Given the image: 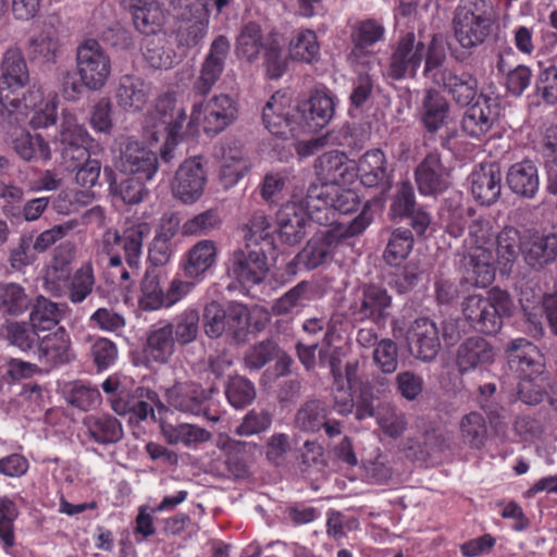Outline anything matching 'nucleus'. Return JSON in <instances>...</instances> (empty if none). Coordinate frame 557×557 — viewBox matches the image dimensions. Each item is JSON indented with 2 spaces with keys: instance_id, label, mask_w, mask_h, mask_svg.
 I'll use <instances>...</instances> for the list:
<instances>
[{
  "instance_id": "1",
  "label": "nucleus",
  "mask_w": 557,
  "mask_h": 557,
  "mask_svg": "<svg viewBox=\"0 0 557 557\" xmlns=\"http://www.w3.org/2000/svg\"><path fill=\"white\" fill-rule=\"evenodd\" d=\"M244 248L234 250L228 259L227 272L242 285L262 283L269 272L267 252L273 248L271 222L258 211L243 227Z\"/></svg>"
},
{
  "instance_id": "2",
  "label": "nucleus",
  "mask_w": 557,
  "mask_h": 557,
  "mask_svg": "<svg viewBox=\"0 0 557 557\" xmlns=\"http://www.w3.org/2000/svg\"><path fill=\"white\" fill-rule=\"evenodd\" d=\"M149 234L146 223L127 228L122 235L114 231L104 234V247L109 256L107 274L113 284L129 290L139 274L144 237Z\"/></svg>"
},
{
  "instance_id": "3",
  "label": "nucleus",
  "mask_w": 557,
  "mask_h": 557,
  "mask_svg": "<svg viewBox=\"0 0 557 557\" xmlns=\"http://www.w3.org/2000/svg\"><path fill=\"white\" fill-rule=\"evenodd\" d=\"M506 352L509 368L519 379V398L528 405L540 404L549 385L543 355L534 344L522 337L510 341Z\"/></svg>"
},
{
  "instance_id": "4",
  "label": "nucleus",
  "mask_w": 557,
  "mask_h": 557,
  "mask_svg": "<svg viewBox=\"0 0 557 557\" xmlns=\"http://www.w3.org/2000/svg\"><path fill=\"white\" fill-rule=\"evenodd\" d=\"M495 20L491 0H461L453 16L454 38L472 53L490 38Z\"/></svg>"
},
{
  "instance_id": "5",
  "label": "nucleus",
  "mask_w": 557,
  "mask_h": 557,
  "mask_svg": "<svg viewBox=\"0 0 557 557\" xmlns=\"http://www.w3.org/2000/svg\"><path fill=\"white\" fill-rule=\"evenodd\" d=\"M370 211L360 213L348 222H335L320 236L312 237L298 253V263L307 269L322 265L331 257L333 248L343 239L360 235L371 224Z\"/></svg>"
},
{
  "instance_id": "6",
  "label": "nucleus",
  "mask_w": 557,
  "mask_h": 557,
  "mask_svg": "<svg viewBox=\"0 0 557 557\" xmlns=\"http://www.w3.org/2000/svg\"><path fill=\"white\" fill-rule=\"evenodd\" d=\"M511 305L509 294L495 287L488 292L487 297L468 296L462 302V313L475 331L495 335L503 326V318L510 314Z\"/></svg>"
},
{
  "instance_id": "7",
  "label": "nucleus",
  "mask_w": 557,
  "mask_h": 557,
  "mask_svg": "<svg viewBox=\"0 0 557 557\" xmlns=\"http://www.w3.org/2000/svg\"><path fill=\"white\" fill-rule=\"evenodd\" d=\"M151 117L154 120V140H159V134L164 135V149L161 156L169 162L172 159L171 150L182 136L187 120L186 111L177 103L173 94L166 92L157 99Z\"/></svg>"
},
{
  "instance_id": "8",
  "label": "nucleus",
  "mask_w": 557,
  "mask_h": 557,
  "mask_svg": "<svg viewBox=\"0 0 557 557\" xmlns=\"http://www.w3.org/2000/svg\"><path fill=\"white\" fill-rule=\"evenodd\" d=\"M76 69L86 88L99 91L111 76L112 64L102 46L95 39H87L76 49Z\"/></svg>"
},
{
  "instance_id": "9",
  "label": "nucleus",
  "mask_w": 557,
  "mask_h": 557,
  "mask_svg": "<svg viewBox=\"0 0 557 557\" xmlns=\"http://www.w3.org/2000/svg\"><path fill=\"white\" fill-rule=\"evenodd\" d=\"M236 116L235 100L226 94H221L206 103H195L189 124H201L207 135L215 136L232 124Z\"/></svg>"
},
{
  "instance_id": "10",
  "label": "nucleus",
  "mask_w": 557,
  "mask_h": 557,
  "mask_svg": "<svg viewBox=\"0 0 557 557\" xmlns=\"http://www.w3.org/2000/svg\"><path fill=\"white\" fill-rule=\"evenodd\" d=\"M215 393L213 387L208 389L194 382H180L166 391V400L174 409L194 416H203L209 421L218 422L220 416L211 413L210 400Z\"/></svg>"
},
{
  "instance_id": "11",
  "label": "nucleus",
  "mask_w": 557,
  "mask_h": 557,
  "mask_svg": "<svg viewBox=\"0 0 557 557\" xmlns=\"http://www.w3.org/2000/svg\"><path fill=\"white\" fill-rule=\"evenodd\" d=\"M424 59V42L416 39L413 33H407L399 38L391 55L386 75L400 81L416 77L417 71Z\"/></svg>"
},
{
  "instance_id": "12",
  "label": "nucleus",
  "mask_w": 557,
  "mask_h": 557,
  "mask_svg": "<svg viewBox=\"0 0 557 557\" xmlns=\"http://www.w3.org/2000/svg\"><path fill=\"white\" fill-rule=\"evenodd\" d=\"M231 44L226 36L219 35L210 45L194 82L193 90L198 96H207L221 78L230 54Z\"/></svg>"
},
{
  "instance_id": "13",
  "label": "nucleus",
  "mask_w": 557,
  "mask_h": 557,
  "mask_svg": "<svg viewBox=\"0 0 557 557\" xmlns=\"http://www.w3.org/2000/svg\"><path fill=\"white\" fill-rule=\"evenodd\" d=\"M111 408L120 414H132L131 420L136 418L137 421L147 420L149 417L154 419V409L164 408L158 394L149 388L137 387L133 392L121 389L114 396H111Z\"/></svg>"
},
{
  "instance_id": "14",
  "label": "nucleus",
  "mask_w": 557,
  "mask_h": 557,
  "mask_svg": "<svg viewBox=\"0 0 557 557\" xmlns=\"http://www.w3.org/2000/svg\"><path fill=\"white\" fill-rule=\"evenodd\" d=\"M158 166L157 153L137 140L125 143L116 161L120 172L145 182L153 178Z\"/></svg>"
},
{
  "instance_id": "15",
  "label": "nucleus",
  "mask_w": 557,
  "mask_h": 557,
  "mask_svg": "<svg viewBox=\"0 0 557 557\" xmlns=\"http://www.w3.org/2000/svg\"><path fill=\"white\" fill-rule=\"evenodd\" d=\"M209 0H195L182 13L176 32L178 47L191 49L198 47L208 33Z\"/></svg>"
},
{
  "instance_id": "16",
  "label": "nucleus",
  "mask_w": 557,
  "mask_h": 557,
  "mask_svg": "<svg viewBox=\"0 0 557 557\" xmlns=\"http://www.w3.org/2000/svg\"><path fill=\"white\" fill-rule=\"evenodd\" d=\"M499 116V99L481 92L475 102L465 112L461 128L469 137H484Z\"/></svg>"
},
{
  "instance_id": "17",
  "label": "nucleus",
  "mask_w": 557,
  "mask_h": 557,
  "mask_svg": "<svg viewBox=\"0 0 557 557\" xmlns=\"http://www.w3.org/2000/svg\"><path fill=\"white\" fill-rule=\"evenodd\" d=\"M153 86L151 82L143 76L127 73L121 75L115 85L114 98L116 106L126 113L141 112L152 96Z\"/></svg>"
},
{
  "instance_id": "18",
  "label": "nucleus",
  "mask_w": 557,
  "mask_h": 557,
  "mask_svg": "<svg viewBox=\"0 0 557 557\" xmlns=\"http://www.w3.org/2000/svg\"><path fill=\"white\" fill-rule=\"evenodd\" d=\"M176 350V342L170 325L162 321L151 325L146 333L140 364L146 368L168 364Z\"/></svg>"
},
{
  "instance_id": "19",
  "label": "nucleus",
  "mask_w": 557,
  "mask_h": 557,
  "mask_svg": "<svg viewBox=\"0 0 557 557\" xmlns=\"http://www.w3.org/2000/svg\"><path fill=\"white\" fill-rule=\"evenodd\" d=\"M29 84V71L21 48H8L0 63V101Z\"/></svg>"
},
{
  "instance_id": "20",
  "label": "nucleus",
  "mask_w": 557,
  "mask_h": 557,
  "mask_svg": "<svg viewBox=\"0 0 557 557\" xmlns=\"http://www.w3.org/2000/svg\"><path fill=\"white\" fill-rule=\"evenodd\" d=\"M206 181L200 159L197 157L187 159L176 171L172 185L173 195L183 205H193L201 197Z\"/></svg>"
},
{
  "instance_id": "21",
  "label": "nucleus",
  "mask_w": 557,
  "mask_h": 557,
  "mask_svg": "<svg viewBox=\"0 0 557 557\" xmlns=\"http://www.w3.org/2000/svg\"><path fill=\"white\" fill-rule=\"evenodd\" d=\"M407 343L412 357L422 362H431L441 349L440 330L428 318L417 319L408 331Z\"/></svg>"
},
{
  "instance_id": "22",
  "label": "nucleus",
  "mask_w": 557,
  "mask_h": 557,
  "mask_svg": "<svg viewBox=\"0 0 557 557\" xmlns=\"http://www.w3.org/2000/svg\"><path fill=\"white\" fill-rule=\"evenodd\" d=\"M492 246L478 245L462 261V280L474 287H487L495 278V255Z\"/></svg>"
},
{
  "instance_id": "23",
  "label": "nucleus",
  "mask_w": 557,
  "mask_h": 557,
  "mask_svg": "<svg viewBox=\"0 0 557 557\" xmlns=\"http://www.w3.org/2000/svg\"><path fill=\"white\" fill-rule=\"evenodd\" d=\"M384 36L385 27L380 21L366 18L356 22L350 32V40L354 47L348 54L349 62L351 64L369 63L368 59H374V55L369 52V48L382 41Z\"/></svg>"
},
{
  "instance_id": "24",
  "label": "nucleus",
  "mask_w": 557,
  "mask_h": 557,
  "mask_svg": "<svg viewBox=\"0 0 557 557\" xmlns=\"http://www.w3.org/2000/svg\"><path fill=\"white\" fill-rule=\"evenodd\" d=\"M290 107L284 96L273 95L263 107L262 121L274 136L287 139L300 134V124L290 115Z\"/></svg>"
},
{
  "instance_id": "25",
  "label": "nucleus",
  "mask_w": 557,
  "mask_h": 557,
  "mask_svg": "<svg viewBox=\"0 0 557 557\" xmlns=\"http://www.w3.org/2000/svg\"><path fill=\"white\" fill-rule=\"evenodd\" d=\"M433 82L443 87L457 104L470 106L479 97L478 79L470 72L444 69L434 73Z\"/></svg>"
},
{
  "instance_id": "26",
  "label": "nucleus",
  "mask_w": 557,
  "mask_h": 557,
  "mask_svg": "<svg viewBox=\"0 0 557 557\" xmlns=\"http://www.w3.org/2000/svg\"><path fill=\"white\" fill-rule=\"evenodd\" d=\"M392 306V296L379 285L370 284L362 289V296L351 307L352 315L360 320H370L376 324L383 323Z\"/></svg>"
},
{
  "instance_id": "27",
  "label": "nucleus",
  "mask_w": 557,
  "mask_h": 557,
  "mask_svg": "<svg viewBox=\"0 0 557 557\" xmlns=\"http://www.w3.org/2000/svg\"><path fill=\"white\" fill-rule=\"evenodd\" d=\"M471 190L481 206L494 205L500 196L502 172L496 162L482 163L471 173Z\"/></svg>"
},
{
  "instance_id": "28",
  "label": "nucleus",
  "mask_w": 557,
  "mask_h": 557,
  "mask_svg": "<svg viewBox=\"0 0 557 557\" xmlns=\"http://www.w3.org/2000/svg\"><path fill=\"white\" fill-rule=\"evenodd\" d=\"M38 361L47 368H57L69 363L74 354L71 349V339L63 327L44 337H38L36 350Z\"/></svg>"
},
{
  "instance_id": "29",
  "label": "nucleus",
  "mask_w": 557,
  "mask_h": 557,
  "mask_svg": "<svg viewBox=\"0 0 557 557\" xmlns=\"http://www.w3.org/2000/svg\"><path fill=\"white\" fill-rule=\"evenodd\" d=\"M494 357V348L485 338L471 336L458 346L455 361L458 371L463 374L486 367Z\"/></svg>"
},
{
  "instance_id": "30",
  "label": "nucleus",
  "mask_w": 557,
  "mask_h": 557,
  "mask_svg": "<svg viewBox=\"0 0 557 557\" xmlns=\"http://www.w3.org/2000/svg\"><path fill=\"white\" fill-rule=\"evenodd\" d=\"M334 112V99L324 92L317 91L298 108V114L304 122V125H300V133L322 129L330 123Z\"/></svg>"
},
{
  "instance_id": "31",
  "label": "nucleus",
  "mask_w": 557,
  "mask_h": 557,
  "mask_svg": "<svg viewBox=\"0 0 557 557\" xmlns=\"http://www.w3.org/2000/svg\"><path fill=\"white\" fill-rule=\"evenodd\" d=\"M216 246L211 239L195 244L182 260V271L186 278L200 282L216 261Z\"/></svg>"
},
{
  "instance_id": "32",
  "label": "nucleus",
  "mask_w": 557,
  "mask_h": 557,
  "mask_svg": "<svg viewBox=\"0 0 557 557\" xmlns=\"http://www.w3.org/2000/svg\"><path fill=\"white\" fill-rule=\"evenodd\" d=\"M416 182L423 195H436L448 187V173L438 153H429L417 166Z\"/></svg>"
},
{
  "instance_id": "33",
  "label": "nucleus",
  "mask_w": 557,
  "mask_h": 557,
  "mask_svg": "<svg viewBox=\"0 0 557 557\" xmlns=\"http://www.w3.org/2000/svg\"><path fill=\"white\" fill-rule=\"evenodd\" d=\"M323 211H277L276 224L281 239L288 245L300 243L311 228L315 219L314 214Z\"/></svg>"
},
{
  "instance_id": "34",
  "label": "nucleus",
  "mask_w": 557,
  "mask_h": 557,
  "mask_svg": "<svg viewBox=\"0 0 557 557\" xmlns=\"http://www.w3.org/2000/svg\"><path fill=\"white\" fill-rule=\"evenodd\" d=\"M357 176L364 187L389 185V174L385 153L381 149L368 150L355 166Z\"/></svg>"
},
{
  "instance_id": "35",
  "label": "nucleus",
  "mask_w": 557,
  "mask_h": 557,
  "mask_svg": "<svg viewBox=\"0 0 557 557\" xmlns=\"http://www.w3.org/2000/svg\"><path fill=\"white\" fill-rule=\"evenodd\" d=\"M527 264L535 270L554 262L557 258V233L534 234L522 244Z\"/></svg>"
},
{
  "instance_id": "36",
  "label": "nucleus",
  "mask_w": 557,
  "mask_h": 557,
  "mask_svg": "<svg viewBox=\"0 0 557 557\" xmlns=\"http://www.w3.org/2000/svg\"><path fill=\"white\" fill-rule=\"evenodd\" d=\"M129 10L136 29L146 36L160 33L165 22V15L156 0H131Z\"/></svg>"
},
{
  "instance_id": "37",
  "label": "nucleus",
  "mask_w": 557,
  "mask_h": 557,
  "mask_svg": "<svg viewBox=\"0 0 557 557\" xmlns=\"http://www.w3.org/2000/svg\"><path fill=\"white\" fill-rule=\"evenodd\" d=\"M315 169L325 183L344 185L350 182L351 171L355 170V166L351 165L344 152L331 150L318 158Z\"/></svg>"
},
{
  "instance_id": "38",
  "label": "nucleus",
  "mask_w": 557,
  "mask_h": 557,
  "mask_svg": "<svg viewBox=\"0 0 557 557\" xmlns=\"http://www.w3.org/2000/svg\"><path fill=\"white\" fill-rule=\"evenodd\" d=\"M506 182L512 193L531 199L539 190L537 166L531 160L517 162L509 168Z\"/></svg>"
},
{
  "instance_id": "39",
  "label": "nucleus",
  "mask_w": 557,
  "mask_h": 557,
  "mask_svg": "<svg viewBox=\"0 0 557 557\" xmlns=\"http://www.w3.org/2000/svg\"><path fill=\"white\" fill-rule=\"evenodd\" d=\"M89 437L97 444L111 445L120 442L123 437L121 422L108 413L88 414L83 420Z\"/></svg>"
},
{
  "instance_id": "40",
  "label": "nucleus",
  "mask_w": 557,
  "mask_h": 557,
  "mask_svg": "<svg viewBox=\"0 0 557 557\" xmlns=\"http://www.w3.org/2000/svg\"><path fill=\"white\" fill-rule=\"evenodd\" d=\"M270 38H264L261 26L256 22H248L239 30L236 38V53L239 58L253 62L263 51Z\"/></svg>"
},
{
  "instance_id": "41",
  "label": "nucleus",
  "mask_w": 557,
  "mask_h": 557,
  "mask_svg": "<svg viewBox=\"0 0 557 557\" xmlns=\"http://www.w3.org/2000/svg\"><path fill=\"white\" fill-rule=\"evenodd\" d=\"M329 413L330 409L323 401L319 399L306 400L295 413L294 426L304 433H318L322 430Z\"/></svg>"
},
{
  "instance_id": "42",
  "label": "nucleus",
  "mask_w": 557,
  "mask_h": 557,
  "mask_svg": "<svg viewBox=\"0 0 557 557\" xmlns=\"http://www.w3.org/2000/svg\"><path fill=\"white\" fill-rule=\"evenodd\" d=\"M446 98L434 89L426 91L422 101L421 122L429 133H436L445 123L449 113Z\"/></svg>"
},
{
  "instance_id": "43",
  "label": "nucleus",
  "mask_w": 557,
  "mask_h": 557,
  "mask_svg": "<svg viewBox=\"0 0 557 557\" xmlns=\"http://www.w3.org/2000/svg\"><path fill=\"white\" fill-rule=\"evenodd\" d=\"M94 199V194L86 190L61 189L59 195L49 197H39L28 200L24 209H66L69 206H89Z\"/></svg>"
},
{
  "instance_id": "44",
  "label": "nucleus",
  "mask_w": 557,
  "mask_h": 557,
  "mask_svg": "<svg viewBox=\"0 0 557 557\" xmlns=\"http://www.w3.org/2000/svg\"><path fill=\"white\" fill-rule=\"evenodd\" d=\"M59 49V39L50 30L30 36L25 47L28 59L41 64H54Z\"/></svg>"
},
{
  "instance_id": "45",
  "label": "nucleus",
  "mask_w": 557,
  "mask_h": 557,
  "mask_svg": "<svg viewBox=\"0 0 557 557\" xmlns=\"http://www.w3.org/2000/svg\"><path fill=\"white\" fill-rule=\"evenodd\" d=\"M219 448L226 455L225 465L230 473L236 479H244L249 475V466L245 454L250 448L247 442L225 437L219 440Z\"/></svg>"
},
{
  "instance_id": "46",
  "label": "nucleus",
  "mask_w": 557,
  "mask_h": 557,
  "mask_svg": "<svg viewBox=\"0 0 557 557\" xmlns=\"http://www.w3.org/2000/svg\"><path fill=\"white\" fill-rule=\"evenodd\" d=\"M15 152L25 161H48L51 158L49 144L39 134L22 131L13 139Z\"/></svg>"
},
{
  "instance_id": "47",
  "label": "nucleus",
  "mask_w": 557,
  "mask_h": 557,
  "mask_svg": "<svg viewBox=\"0 0 557 557\" xmlns=\"http://www.w3.org/2000/svg\"><path fill=\"white\" fill-rule=\"evenodd\" d=\"M139 306L145 311H154L165 307V292L160 283V274L156 269H148L140 283Z\"/></svg>"
},
{
  "instance_id": "48",
  "label": "nucleus",
  "mask_w": 557,
  "mask_h": 557,
  "mask_svg": "<svg viewBox=\"0 0 557 557\" xmlns=\"http://www.w3.org/2000/svg\"><path fill=\"white\" fill-rule=\"evenodd\" d=\"M170 325L176 344L186 346L196 341L199 333V313L196 309L188 308L177 314L172 321H162Z\"/></svg>"
},
{
  "instance_id": "49",
  "label": "nucleus",
  "mask_w": 557,
  "mask_h": 557,
  "mask_svg": "<svg viewBox=\"0 0 557 557\" xmlns=\"http://www.w3.org/2000/svg\"><path fill=\"white\" fill-rule=\"evenodd\" d=\"M63 314V309L55 302L40 296L36 299L30 314L29 322L39 333L54 329Z\"/></svg>"
},
{
  "instance_id": "50",
  "label": "nucleus",
  "mask_w": 557,
  "mask_h": 557,
  "mask_svg": "<svg viewBox=\"0 0 557 557\" xmlns=\"http://www.w3.org/2000/svg\"><path fill=\"white\" fill-rule=\"evenodd\" d=\"M289 54L293 60L312 64L320 60V44L311 29L297 33L289 41Z\"/></svg>"
},
{
  "instance_id": "51",
  "label": "nucleus",
  "mask_w": 557,
  "mask_h": 557,
  "mask_svg": "<svg viewBox=\"0 0 557 557\" xmlns=\"http://www.w3.org/2000/svg\"><path fill=\"white\" fill-rule=\"evenodd\" d=\"M161 431L166 442L171 445L182 443L189 447L194 444L206 442L210 437L209 432L205 429L188 423L177 425L162 423Z\"/></svg>"
},
{
  "instance_id": "52",
  "label": "nucleus",
  "mask_w": 557,
  "mask_h": 557,
  "mask_svg": "<svg viewBox=\"0 0 557 557\" xmlns=\"http://www.w3.org/2000/svg\"><path fill=\"white\" fill-rule=\"evenodd\" d=\"M460 436L463 444L480 449L487 438V426L482 413L472 411L465 414L459 423Z\"/></svg>"
},
{
  "instance_id": "53",
  "label": "nucleus",
  "mask_w": 557,
  "mask_h": 557,
  "mask_svg": "<svg viewBox=\"0 0 557 557\" xmlns=\"http://www.w3.org/2000/svg\"><path fill=\"white\" fill-rule=\"evenodd\" d=\"M45 100V96L40 86L33 85L24 94L23 98L9 96L8 101H0L2 109L7 110L11 116L23 115L27 117L32 111L38 108ZM16 122H21L18 116L14 117Z\"/></svg>"
},
{
  "instance_id": "54",
  "label": "nucleus",
  "mask_w": 557,
  "mask_h": 557,
  "mask_svg": "<svg viewBox=\"0 0 557 557\" xmlns=\"http://www.w3.org/2000/svg\"><path fill=\"white\" fill-rule=\"evenodd\" d=\"M1 310L11 315L23 314L30 306V298L17 283L0 284Z\"/></svg>"
},
{
  "instance_id": "55",
  "label": "nucleus",
  "mask_w": 557,
  "mask_h": 557,
  "mask_svg": "<svg viewBox=\"0 0 557 557\" xmlns=\"http://www.w3.org/2000/svg\"><path fill=\"white\" fill-rule=\"evenodd\" d=\"M4 337L10 345L18 348L21 351H28L34 348L38 341V332L32 323L24 321H11L3 326Z\"/></svg>"
},
{
  "instance_id": "56",
  "label": "nucleus",
  "mask_w": 557,
  "mask_h": 557,
  "mask_svg": "<svg viewBox=\"0 0 557 557\" xmlns=\"http://www.w3.org/2000/svg\"><path fill=\"white\" fill-rule=\"evenodd\" d=\"M225 334L235 342H244L249 329V310L239 302H231L226 308Z\"/></svg>"
},
{
  "instance_id": "57",
  "label": "nucleus",
  "mask_w": 557,
  "mask_h": 557,
  "mask_svg": "<svg viewBox=\"0 0 557 557\" xmlns=\"http://www.w3.org/2000/svg\"><path fill=\"white\" fill-rule=\"evenodd\" d=\"M223 219L219 211H200L182 225L184 236H207L221 228Z\"/></svg>"
},
{
  "instance_id": "58",
  "label": "nucleus",
  "mask_w": 557,
  "mask_h": 557,
  "mask_svg": "<svg viewBox=\"0 0 557 557\" xmlns=\"http://www.w3.org/2000/svg\"><path fill=\"white\" fill-rule=\"evenodd\" d=\"M225 395L233 408L243 409L255 400L256 388L250 380L236 375L227 381Z\"/></svg>"
},
{
  "instance_id": "59",
  "label": "nucleus",
  "mask_w": 557,
  "mask_h": 557,
  "mask_svg": "<svg viewBox=\"0 0 557 557\" xmlns=\"http://www.w3.org/2000/svg\"><path fill=\"white\" fill-rule=\"evenodd\" d=\"M413 246L412 232L406 228H396L388 240L383 258L391 265L398 264L406 259Z\"/></svg>"
},
{
  "instance_id": "60",
  "label": "nucleus",
  "mask_w": 557,
  "mask_h": 557,
  "mask_svg": "<svg viewBox=\"0 0 557 557\" xmlns=\"http://www.w3.org/2000/svg\"><path fill=\"white\" fill-rule=\"evenodd\" d=\"M250 169L247 159L244 158L242 151L232 150L224 153L221 166L220 178L225 187L236 184L243 178Z\"/></svg>"
},
{
  "instance_id": "61",
  "label": "nucleus",
  "mask_w": 557,
  "mask_h": 557,
  "mask_svg": "<svg viewBox=\"0 0 557 557\" xmlns=\"http://www.w3.org/2000/svg\"><path fill=\"white\" fill-rule=\"evenodd\" d=\"M95 277L92 268L86 263L75 271L66 287L69 299L73 304L83 302L92 292Z\"/></svg>"
},
{
  "instance_id": "62",
  "label": "nucleus",
  "mask_w": 557,
  "mask_h": 557,
  "mask_svg": "<svg viewBox=\"0 0 557 557\" xmlns=\"http://www.w3.org/2000/svg\"><path fill=\"white\" fill-rule=\"evenodd\" d=\"M280 347L272 338H267L247 349L244 364L247 369L260 370L278 356Z\"/></svg>"
},
{
  "instance_id": "63",
  "label": "nucleus",
  "mask_w": 557,
  "mask_h": 557,
  "mask_svg": "<svg viewBox=\"0 0 557 557\" xmlns=\"http://www.w3.org/2000/svg\"><path fill=\"white\" fill-rule=\"evenodd\" d=\"M273 423V414L268 409L249 410L242 422L236 426L235 434L238 436H252L268 431Z\"/></svg>"
},
{
  "instance_id": "64",
  "label": "nucleus",
  "mask_w": 557,
  "mask_h": 557,
  "mask_svg": "<svg viewBox=\"0 0 557 557\" xmlns=\"http://www.w3.org/2000/svg\"><path fill=\"white\" fill-rule=\"evenodd\" d=\"M424 271L421 267L410 261L403 268L395 269L389 274L388 285L399 294H406L414 288L422 280Z\"/></svg>"
}]
</instances>
